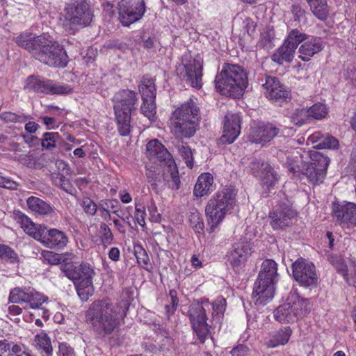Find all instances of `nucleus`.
Returning <instances> with one entry per match:
<instances>
[{"instance_id": "1", "label": "nucleus", "mask_w": 356, "mask_h": 356, "mask_svg": "<svg viewBox=\"0 0 356 356\" xmlns=\"http://www.w3.org/2000/svg\"><path fill=\"white\" fill-rule=\"evenodd\" d=\"M129 304L122 302L120 308L110 300L103 299L93 302L86 312V321L99 335L111 334L118 326L120 320L127 316Z\"/></svg>"}, {"instance_id": "2", "label": "nucleus", "mask_w": 356, "mask_h": 356, "mask_svg": "<svg viewBox=\"0 0 356 356\" xmlns=\"http://www.w3.org/2000/svg\"><path fill=\"white\" fill-rule=\"evenodd\" d=\"M277 277V263L273 259L264 260L253 287L252 298L256 305H265L273 299Z\"/></svg>"}, {"instance_id": "3", "label": "nucleus", "mask_w": 356, "mask_h": 356, "mask_svg": "<svg viewBox=\"0 0 356 356\" xmlns=\"http://www.w3.org/2000/svg\"><path fill=\"white\" fill-rule=\"evenodd\" d=\"M214 83L217 92L236 98L241 95L247 87L248 78L239 65L225 64L216 76Z\"/></svg>"}, {"instance_id": "4", "label": "nucleus", "mask_w": 356, "mask_h": 356, "mask_svg": "<svg viewBox=\"0 0 356 356\" xmlns=\"http://www.w3.org/2000/svg\"><path fill=\"white\" fill-rule=\"evenodd\" d=\"M236 193L233 188L225 187L209 200L205 213L209 233L213 232L225 215L233 209L236 203Z\"/></svg>"}, {"instance_id": "5", "label": "nucleus", "mask_w": 356, "mask_h": 356, "mask_svg": "<svg viewBox=\"0 0 356 356\" xmlns=\"http://www.w3.org/2000/svg\"><path fill=\"white\" fill-rule=\"evenodd\" d=\"M60 270L75 286L79 298L87 300L94 293L92 278L95 273L88 264H79L72 261L61 264Z\"/></svg>"}, {"instance_id": "6", "label": "nucleus", "mask_w": 356, "mask_h": 356, "mask_svg": "<svg viewBox=\"0 0 356 356\" xmlns=\"http://www.w3.org/2000/svg\"><path fill=\"white\" fill-rule=\"evenodd\" d=\"M113 99L118 131L120 136H127L131 131V112L136 109L138 102L136 94L132 90H122L115 95Z\"/></svg>"}, {"instance_id": "7", "label": "nucleus", "mask_w": 356, "mask_h": 356, "mask_svg": "<svg viewBox=\"0 0 356 356\" xmlns=\"http://www.w3.org/2000/svg\"><path fill=\"white\" fill-rule=\"evenodd\" d=\"M146 156L154 163L163 167L165 179L173 182L172 187L178 189L177 165L168 150L157 139L151 140L146 145Z\"/></svg>"}, {"instance_id": "8", "label": "nucleus", "mask_w": 356, "mask_h": 356, "mask_svg": "<svg viewBox=\"0 0 356 356\" xmlns=\"http://www.w3.org/2000/svg\"><path fill=\"white\" fill-rule=\"evenodd\" d=\"M65 26L72 33L80 28L88 26L93 17L92 12L87 0H77L65 8Z\"/></svg>"}, {"instance_id": "9", "label": "nucleus", "mask_w": 356, "mask_h": 356, "mask_svg": "<svg viewBox=\"0 0 356 356\" xmlns=\"http://www.w3.org/2000/svg\"><path fill=\"white\" fill-rule=\"evenodd\" d=\"M43 42L38 48L36 59L49 66L65 67L68 63V56L63 47L46 37Z\"/></svg>"}, {"instance_id": "10", "label": "nucleus", "mask_w": 356, "mask_h": 356, "mask_svg": "<svg viewBox=\"0 0 356 356\" xmlns=\"http://www.w3.org/2000/svg\"><path fill=\"white\" fill-rule=\"evenodd\" d=\"M43 42L38 48L36 59L49 66L65 67L68 63V56L63 47L46 37Z\"/></svg>"}, {"instance_id": "11", "label": "nucleus", "mask_w": 356, "mask_h": 356, "mask_svg": "<svg viewBox=\"0 0 356 356\" xmlns=\"http://www.w3.org/2000/svg\"><path fill=\"white\" fill-rule=\"evenodd\" d=\"M309 157L310 161L302 168V174L312 184L319 185L325 177L330 159L317 151L310 152Z\"/></svg>"}, {"instance_id": "12", "label": "nucleus", "mask_w": 356, "mask_h": 356, "mask_svg": "<svg viewBox=\"0 0 356 356\" xmlns=\"http://www.w3.org/2000/svg\"><path fill=\"white\" fill-rule=\"evenodd\" d=\"M139 91L143 102L140 107L141 113L150 122H154L156 120L155 79L147 74L144 75L139 86Z\"/></svg>"}, {"instance_id": "13", "label": "nucleus", "mask_w": 356, "mask_h": 356, "mask_svg": "<svg viewBox=\"0 0 356 356\" xmlns=\"http://www.w3.org/2000/svg\"><path fill=\"white\" fill-rule=\"evenodd\" d=\"M24 88L47 95H67L72 90L68 85L33 75L27 78Z\"/></svg>"}, {"instance_id": "14", "label": "nucleus", "mask_w": 356, "mask_h": 356, "mask_svg": "<svg viewBox=\"0 0 356 356\" xmlns=\"http://www.w3.org/2000/svg\"><path fill=\"white\" fill-rule=\"evenodd\" d=\"M307 38V34L302 33L296 29L291 30L282 46L273 54L272 60L279 65L283 64L284 61L291 62L298 44Z\"/></svg>"}, {"instance_id": "15", "label": "nucleus", "mask_w": 356, "mask_h": 356, "mask_svg": "<svg viewBox=\"0 0 356 356\" xmlns=\"http://www.w3.org/2000/svg\"><path fill=\"white\" fill-rule=\"evenodd\" d=\"M332 217L343 229L356 226V204L348 201H334L331 207Z\"/></svg>"}, {"instance_id": "16", "label": "nucleus", "mask_w": 356, "mask_h": 356, "mask_svg": "<svg viewBox=\"0 0 356 356\" xmlns=\"http://www.w3.org/2000/svg\"><path fill=\"white\" fill-rule=\"evenodd\" d=\"M294 279L303 287L310 290L318 284V277L314 264L304 259H297L292 265Z\"/></svg>"}, {"instance_id": "17", "label": "nucleus", "mask_w": 356, "mask_h": 356, "mask_svg": "<svg viewBox=\"0 0 356 356\" xmlns=\"http://www.w3.org/2000/svg\"><path fill=\"white\" fill-rule=\"evenodd\" d=\"M262 86L266 98L275 106H282L284 103L291 100V91L277 77L266 76Z\"/></svg>"}, {"instance_id": "18", "label": "nucleus", "mask_w": 356, "mask_h": 356, "mask_svg": "<svg viewBox=\"0 0 356 356\" xmlns=\"http://www.w3.org/2000/svg\"><path fill=\"white\" fill-rule=\"evenodd\" d=\"M118 10L122 24L129 26L143 16L145 12V2L143 0L134 3L122 1L118 3Z\"/></svg>"}, {"instance_id": "19", "label": "nucleus", "mask_w": 356, "mask_h": 356, "mask_svg": "<svg viewBox=\"0 0 356 356\" xmlns=\"http://www.w3.org/2000/svg\"><path fill=\"white\" fill-rule=\"evenodd\" d=\"M252 252V243L245 238H240L232 245L227 261L235 271L239 270L251 255Z\"/></svg>"}, {"instance_id": "20", "label": "nucleus", "mask_w": 356, "mask_h": 356, "mask_svg": "<svg viewBox=\"0 0 356 356\" xmlns=\"http://www.w3.org/2000/svg\"><path fill=\"white\" fill-rule=\"evenodd\" d=\"M182 58V64L185 69V74L183 76V81L188 86L200 90L202 87V65L200 60H189L185 63L188 55L184 56Z\"/></svg>"}, {"instance_id": "21", "label": "nucleus", "mask_w": 356, "mask_h": 356, "mask_svg": "<svg viewBox=\"0 0 356 356\" xmlns=\"http://www.w3.org/2000/svg\"><path fill=\"white\" fill-rule=\"evenodd\" d=\"M280 133V129L273 123L261 124L252 127L248 139L253 143L264 145Z\"/></svg>"}, {"instance_id": "22", "label": "nucleus", "mask_w": 356, "mask_h": 356, "mask_svg": "<svg viewBox=\"0 0 356 356\" xmlns=\"http://www.w3.org/2000/svg\"><path fill=\"white\" fill-rule=\"evenodd\" d=\"M296 212L288 205H280L269 213L270 225L273 229H282L292 223Z\"/></svg>"}, {"instance_id": "23", "label": "nucleus", "mask_w": 356, "mask_h": 356, "mask_svg": "<svg viewBox=\"0 0 356 356\" xmlns=\"http://www.w3.org/2000/svg\"><path fill=\"white\" fill-rule=\"evenodd\" d=\"M250 169L252 174L268 187L273 186L277 181V173L268 163L259 160L252 161L250 163Z\"/></svg>"}, {"instance_id": "24", "label": "nucleus", "mask_w": 356, "mask_h": 356, "mask_svg": "<svg viewBox=\"0 0 356 356\" xmlns=\"http://www.w3.org/2000/svg\"><path fill=\"white\" fill-rule=\"evenodd\" d=\"M241 132V118L237 113H228L225 117L223 135L220 138L222 143L231 144Z\"/></svg>"}, {"instance_id": "25", "label": "nucleus", "mask_w": 356, "mask_h": 356, "mask_svg": "<svg viewBox=\"0 0 356 356\" xmlns=\"http://www.w3.org/2000/svg\"><path fill=\"white\" fill-rule=\"evenodd\" d=\"M302 42L298 49V57L305 62L310 60L312 57L321 52L325 47V42L320 37H310L308 35V38Z\"/></svg>"}, {"instance_id": "26", "label": "nucleus", "mask_w": 356, "mask_h": 356, "mask_svg": "<svg viewBox=\"0 0 356 356\" xmlns=\"http://www.w3.org/2000/svg\"><path fill=\"white\" fill-rule=\"evenodd\" d=\"M45 36H35L32 33L23 32L14 38L15 43L20 47L27 50L33 57L36 58L38 48L44 42Z\"/></svg>"}, {"instance_id": "27", "label": "nucleus", "mask_w": 356, "mask_h": 356, "mask_svg": "<svg viewBox=\"0 0 356 356\" xmlns=\"http://www.w3.org/2000/svg\"><path fill=\"white\" fill-rule=\"evenodd\" d=\"M40 242L49 248L63 249L67 245L68 238L63 232L52 228L44 231Z\"/></svg>"}, {"instance_id": "28", "label": "nucleus", "mask_w": 356, "mask_h": 356, "mask_svg": "<svg viewBox=\"0 0 356 356\" xmlns=\"http://www.w3.org/2000/svg\"><path fill=\"white\" fill-rule=\"evenodd\" d=\"M211 309V303L207 299H202L193 302L186 311L191 325L207 320V312Z\"/></svg>"}, {"instance_id": "29", "label": "nucleus", "mask_w": 356, "mask_h": 356, "mask_svg": "<svg viewBox=\"0 0 356 356\" xmlns=\"http://www.w3.org/2000/svg\"><path fill=\"white\" fill-rule=\"evenodd\" d=\"M99 211L100 216L105 220L108 221L111 220V212L116 214L122 220H125L124 216L119 213V202L116 199L102 200L99 202Z\"/></svg>"}, {"instance_id": "30", "label": "nucleus", "mask_w": 356, "mask_h": 356, "mask_svg": "<svg viewBox=\"0 0 356 356\" xmlns=\"http://www.w3.org/2000/svg\"><path fill=\"white\" fill-rule=\"evenodd\" d=\"M274 318L281 323H290L298 321L297 314H295L293 305L290 302L279 306L274 311Z\"/></svg>"}, {"instance_id": "31", "label": "nucleus", "mask_w": 356, "mask_h": 356, "mask_svg": "<svg viewBox=\"0 0 356 356\" xmlns=\"http://www.w3.org/2000/svg\"><path fill=\"white\" fill-rule=\"evenodd\" d=\"M213 177L210 173H202L197 179L194 186L193 194L197 197H202L212 190Z\"/></svg>"}, {"instance_id": "32", "label": "nucleus", "mask_w": 356, "mask_h": 356, "mask_svg": "<svg viewBox=\"0 0 356 356\" xmlns=\"http://www.w3.org/2000/svg\"><path fill=\"white\" fill-rule=\"evenodd\" d=\"M26 203L29 209L36 214L41 216H48L54 213L53 208L43 200L31 196L29 197Z\"/></svg>"}, {"instance_id": "33", "label": "nucleus", "mask_w": 356, "mask_h": 356, "mask_svg": "<svg viewBox=\"0 0 356 356\" xmlns=\"http://www.w3.org/2000/svg\"><path fill=\"white\" fill-rule=\"evenodd\" d=\"M292 334L290 327L286 326L270 334V338L267 342L268 347L275 348L280 345L286 344Z\"/></svg>"}, {"instance_id": "34", "label": "nucleus", "mask_w": 356, "mask_h": 356, "mask_svg": "<svg viewBox=\"0 0 356 356\" xmlns=\"http://www.w3.org/2000/svg\"><path fill=\"white\" fill-rule=\"evenodd\" d=\"M310 10L318 19L325 21L329 15V10L326 0H307Z\"/></svg>"}, {"instance_id": "35", "label": "nucleus", "mask_w": 356, "mask_h": 356, "mask_svg": "<svg viewBox=\"0 0 356 356\" xmlns=\"http://www.w3.org/2000/svg\"><path fill=\"white\" fill-rule=\"evenodd\" d=\"M199 114L200 109L193 97H190L188 101L179 106V121L183 118L199 119Z\"/></svg>"}, {"instance_id": "36", "label": "nucleus", "mask_w": 356, "mask_h": 356, "mask_svg": "<svg viewBox=\"0 0 356 356\" xmlns=\"http://www.w3.org/2000/svg\"><path fill=\"white\" fill-rule=\"evenodd\" d=\"M199 119L183 118L179 121V134L184 138L193 137L199 127Z\"/></svg>"}, {"instance_id": "37", "label": "nucleus", "mask_w": 356, "mask_h": 356, "mask_svg": "<svg viewBox=\"0 0 356 356\" xmlns=\"http://www.w3.org/2000/svg\"><path fill=\"white\" fill-rule=\"evenodd\" d=\"M50 177L55 186H58L68 194H73L74 188L70 179H67L63 173L51 172Z\"/></svg>"}, {"instance_id": "38", "label": "nucleus", "mask_w": 356, "mask_h": 356, "mask_svg": "<svg viewBox=\"0 0 356 356\" xmlns=\"http://www.w3.org/2000/svg\"><path fill=\"white\" fill-rule=\"evenodd\" d=\"M297 320L307 316L311 311L312 301L310 299H304L297 297V300L292 304Z\"/></svg>"}, {"instance_id": "39", "label": "nucleus", "mask_w": 356, "mask_h": 356, "mask_svg": "<svg viewBox=\"0 0 356 356\" xmlns=\"http://www.w3.org/2000/svg\"><path fill=\"white\" fill-rule=\"evenodd\" d=\"M226 307V300L222 297L217 298L212 304V319L216 323H220Z\"/></svg>"}, {"instance_id": "40", "label": "nucleus", "mask_w": 356, "mask_h": 356, "mask_svg": "<svg viewBox=\"0 0 356 356\" xmlns=\"http://www.w3.org/2000/svg\"><path fill=\"white\" fill-rule=\"evenodd\" d=\"M21 227L26 234L40 241L44 231L47 229V227L44 225H36L33 223L31 219H29V220H28V222Z\"/></svg>"}, {"instance_id": "41", "label": "nucleus", "mask_w": 356, "mask_h": 356, "mask_svg": "<svg viewBox=\"0 0 356 356\" xmlns=\"http://www.w3.org/2000/svg\"><path fill=\"white\" fill-rule=\"evenodd\" d=\"M193 332L200 343H204L206 339L210 336V327L207 321L201 323H193L192 325Z\"/></svg>"}, {"instance_id": "42", "label": "nucleus", "mask_w": 356, "mask_h": 356, "mask_svg": "<svg viewBox=\"0 0 356 356\" xmlns=\"http://www.w3.org/2000/svg\"><path fill=\"white\" fill-rule=\"evenodd\" d=\"M188 221L191 227L197 233H201L204 230V222L202 218L195 208H191L188 213Z\"/></svg>"}, {"instance_id": "43", "label": "nucleus", "mask_w": 356, "mask_h": 356, "mask_svg": "<svg viewBox=\"0 0 356 356\" xmlns=\"http://www.w3.org/2000/svg\"><path fill=\"white\" fill-rule=\"evenodd\" d=\"M26 303L28 304L29 308L38 309H40V307L48 298L42 294L32 290L28 291V297H26Z\"/></svg>"}, {"instance_id": "44", "label": "nucleus", "mask_w": 356, "mask_h": 356, "mask_svg": "<svg viewBox=\"0 0 356 356\" xmlns=\"http://www.w3.org/2000/svg\"><path fill=\"white\" fill-rule=\"evenodd\" d=\"M329 261L334 266L337 272L342 275L346 282L350 281V275L348 273V268L343 259L336 255H330Z\"/></svg>"}, {"instance_id": "45", "label": "nucleus", "mask_w": 356, "mask_h": 356, "mask_svg": "<svg viewBox=\"0 0 356 356\" xmlns=\"http://www.w3.org/2000/svg\"><path fill=\"white\" fill-rule=\"evenodd\" d=\"M0 119L5 122H25L28 120L33 119V117L24 113H15L12 112H3L0 113Z\"/></svg>"}, {"instance_id": "46", "label": "nucleus", "mask_w": 356, "mask_h": 356, "mask_svg": "<svg viewBox=\"0 0 356 356\" xmlns=\"http://www.w3.org/2000/svg\"><path fill=\"white\" fill-rule=\"evenodd\" d=\"M35 342L40 349L46 354V356H51L52 355V347L51 341L47 334L43 332L38 334L35 336Z\"/></svg>"}, {"instance_id": "47", "label": "nucleus", "mask_w": 356, "mask_h": 356, "mask_svg": "<svg viewBox=\"0 0 356 356\" xmlns=\"http://www.w3.org/2000/svg\"><path fill=\"white\" fill-rule=\"evenodd\" d=\"M60 139V135L57 132H46L43 134L42 138L40 140L43 148L51 149L56 147V144Z\"/></svg>"}, {"instance_id": "48", "label": "nucleus", "mask_w": 356, "mask_h": 356, "mask_svg": "<svg viewBox=\"0 0 356 356\" xmlns=\"http://www.w3.org/2000/svg\"><path fill=\"white\" fill-rule=\"evenodd\" d=\"M99 233L101 243L104 247H107L112 243L113 235L110 227L105 222L100 223Z\"/></svg>"}, {"instance_id": "49", "label": "nucleus", "mask_w": 356, "mask_h": 356, "mask_svg": "<svg viewBox=\"0 0 356 356\" xmlns=\"http://www.w3.org/2000/svg\"><path fill=\"white\" fill-rule=\"evenodd\" d=\"M291 121L297 126H302L310 118L307 110L305 108H297L291 115Z\"/></svg>"}, {"instance_id": "50", "label": "nucleus", "mask_w": 356, "mask_h": 356, "mask_svg": "<svg viewBox=\"0 0 356 356\" xmlns=\"http://www.w3.org/2000/svg\"><path fill=\"white\" fill-rule=\"evenodd\" d=\"M309 118L321 120L327 114L326 106L321 103L315 104L307 109Z\"/></svg>"}, {"instance_id": "51", "label": "nucleus", "mask_w": 356, "mask_h": 356, "mask_svg": "<svg viewBox=\"0 0 356 356\" xmlns=\"http://www.w3.org/2000/svg\"><path fill=\"white\" fill-rule=\"evenodd\" d=\"M42 255L44 259L51 265H57L62 262H63V264L65 263L64 256L51 251L44 250L42 252Z\"/></svg>"}, {"instance_id": "52", "label": "nucleus", "mask_w": 356, "mask_h": 356, "mask_svg": "<svg viewBox=\"0 0 356 356\" xmlns=\"http://www.w3.org/2000/svg\"><path fill=\"white\" fill-rule=\"evenodd\" d=\"M26 297H28V291H24L20 288H15L10 293L9 302L12 303L26 302Z\"/></svg>"}, {"instance_id": "53", "label": "nucleus", "mask_w": 356, "mask_h": 356, "mask_svg": "<svg viewBox=\"0 0 356 356\" xmlns=\"http://www.w3.org/2000/svg\"><path fill=\"white\" fill-rule=\"evenodd\" d=\"M339 146V141L334 137L330 135H324L322 142L321 143H318V145L314 146V147L318 149H335Z\"/></svg>"}, {"instance_id": "54", "label": "nucleus", "mask_w": 356, "mask_h": 356, "mask_svg": "<svg viewBox=\"0 0 356 356\" xmlns=\"http://www.w3.org/2000/svg\"><path fill=\"white\" fill-rule=\"evenodd\" d=\"M81 206L84 212L90 216H94L99 209L95 202L88 197L83 198Z\"/></svg>"}, {"instance_id": "55", "label": "nucleus", "mask_w": 356, "mask_h": 356, "mask_svg": "<svg viewBox=\"0 0 356 356\" xmlns=\"http://www.w3.org/2000/svg\"><path fill=\"white\" fill-rule=\"evenodd\" d=\"M0 257L10 260L14 262L17 259V254L8 245L0 244Z\"/></svg>"}, {"instance_id": "56", "label": "nucleus", "mask_w": 356, "mask_h": 356, "mask_svg": "<svg viewBox=\"0 0 356 356\" xmlns=\"http://www.w3.org/2000/svg\"><path fill=\"white\" fill-rule=\"evenodd\" d=\"M179 152H181V156L185 161L186 165L191 169L193 166V157L191 149L188 146L183 145L181 149H179Z\"/></svg>"}, {"instance_id": "57", "label": "nucleus", "mask_w": 356, "mask_h": 356, "mask_svg": "<svg viewBox=\"0 0 356 356\" xmlns=\"http://www.w3.org/2000/svg\"><path fill=\"white\" fill-rule=\"evenodd\" d=\"M178 108L175 109L172 113V116L169 120V127L172 133L175 135V138L178 135Z\"/></svg>"}, {"instance_id": "58", "label": "nucleus", "mask_w": 356, "mask_h": 356, "mask_svg": "<svg viewBox=\"0 0 356 356\" xmlns=\"http://www.w3.org/2000/svg\"><path fill=\"white\" fill-rule=\"evenodd\" d=\"M145 212L144 207L138 204H136V213L135 218L137 222L142 227L145 224Z\"/></svg>"}, {"instance_id": "59", "label": "nucleus", "mask_w": 356, "mask_h": 356, "mask_svg": "<svg viewBox=\"0 0 356 356\" xmlns=\"http://www.w3.org/2000/svg\"><path fill=\"white\" fill-rule=\"evenodd\" d=\"M8 356H31V355L25 350L24 348L19 345L15 344L8 353Z\"/></svg>"}, {"instance_id": "60", "label": "nucleus", "mask_w": 356, "mask_h": 356, "mask_svg": "<svg viewBox=\"0 0 356 356\" xmlns=\"http://www.w3.org/2000/svg\"><path fill=\"white\" fill-rule=\"evenodd\" d=\"M230 353L232 356H248L250 349L243 344H239L233 348Z\"/></svg>"}, {"instance_id": "61", "label": "nucleus", "mask_w": 356, "mask_h": 356, "mask_svg": "<svg viewBox=\"0 0 356 356\" xmlns=\"http://www.w3.org/2000/svg\"><path fill=\"white\" fill-rule=\"evenodd\" d=\"M136 257L140 264L147 265L149 261L147 252L142 247H138V250H136Z\"/></svg>"}, {"instance_id": "62", "label": "nucleus", "mask_w": 356, "mask_h": 356, "mask_svg": "<svg viewBox=\"0 0 356 356\" xmlns=\"http://www.w3.org/2000/svg\"><path fill=\"white\" fill-rule=\"evenodd\" d=\"M257 24L250 18L243 20V28L248 35L252 36L255 33Z\"/></svg>"}, {"instance_id": "63", "label": "nucleus", "mask_w": 356, "mask_h": 356, "mask_svg": "<svg viewBox=\"0 0 356 356\" xmlns=\"http://www.w3.org/2000/svg\"><path fill=\"white\" fill-rule=\"evenodd\" d=\"M19 184L8 178V177H0V187L10 189V190H15L17 188Z\"/></svg>"}, {"instance_id": "64", "label": "nucleus", "mask_w": 356, "mask_h": 356, "mask_svg": "<svg viewBox=\"0 0 356 356\" xmlns=\"http://www.w3.org/2000/svg\"><path fill=\"white\" fill-rule=\"evenodd\" d=\"M58 356H75L74 350L66 343H60Z\"/></svg>"}]
</instances>
